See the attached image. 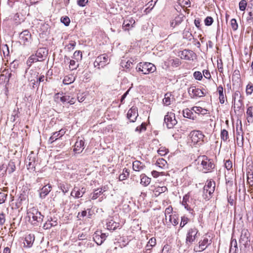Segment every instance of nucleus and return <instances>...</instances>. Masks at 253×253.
<instances>
[{"label": "nucleus", "instance_id": "39", "mask_svg": "<svg viewBox=\"0 0 253 253\" xmlns=\"http://www.w3.org/2000/svg\"><path fill=\"white\" fill-rule=\"evenodd\" d=\"M193 113L188 108H186L183 111V115L185 118L193 119Z\"/></svg>", "mask_w": 253, "mask_h": 253}, {"label": "nucleus", "instance_id": "30", "mask_svg": "<svg viewBox=\"0 0 253 253\" xmlns=\"http://www.w3.org/2000/svg\"><path fill=\"white\" fill-rule=\"evenodd\" d=\"M247 119L248 122L252 123L253 122V107L250 106L247 110Z\"/></svg>", "mask_w": 253, "mask_h": 253}, {"label": "nucleus", "instance_id": "20", "mask_svg": "<svg viewBox=\"0 0 253 253\" xmlns=\"http://www.w3.org/2000/svg\"><path fill=\"white\" fill-rule=\"evenodd\" d=\"M31 38V35L28 30H24L19 35L20 39L24 42H28Z\"/></svg>", "mask_w": 253, "mask_h": 253}, {"label": "nucleus", "instance_id": "1", "mask_svg": "<svg viewBox=\"0 0 253 253\" xmlns=\"http://www.w3.org/2000/svg\"><path fill=\"white\" fill-rule=\"evenodd\" d=\"M27 214L31 223L35 226L40 225L44 217L41 212L35 208L30 209L27 212Z\"/></svg>", "mask_w": 253, "mask_h": 253}, {"label": "nucleus", "instance_id": "57", "mask_svg": "<svg viewBox=\"0 0 253 253\" xmlns=\"http://www.w3.org/2000/svg\"><path fill=\"white\" fill-rule=\"evenodd\" d=\"M61 22L63 23L65 26H69L70 23V20L67 16L62 17L61 18Z\"/></svg>", "mask_w": 253, "mask_h": 253}, {"label": "nucleus", "instance_id": "13", "mask_svg": "<svg viewBox=\"0 0 253 253\" xmlns=\"http://www.w3.org/2000/svg\"><path fill=\"white\" fill-rule=\"evenodd\" d=\"M86 192V188L84 187L79 188L75 187L71 193V196L75 198H79L83 197Z\"/></svg>", "mask_w": 253, "mask_h": 253}, {"label": "nucleus", "instance_id": "63", "mask_svg": "<svg viewBox=\"0 0 253 253\" xmlns=\"http://www.w3.org/2000/svg\"><path fill=\"white\" fill-rule=\"evenodd\" d=\"M7 195V194L0 192V204L5 202L6 199Z\"/></svg>", "mask_w": 253, "mask_h": 253}, {"label": "nucleus", "instance_id": "42", "mask_svg": "<svg viewBox=\"0 0 253 253\" xmlns=\"http://www.w3.org/2000/svg\"><path fill=\"white\" fill-rule=\"evenodd\" d=\"M79 62L75 60H70L69 62V68L71 70H74L77 69L79 66Z\"/></svg>", "mask_w": 253, "mask_h": 253}, {"label": "nucleus", "instance_id": "56", "mask_svg": "<svg viewBox=\"0 0 253 253\" xmlns=\"http://www.w3.org/2000/svg\"><path fill=\"white\" fill-rule=\"evenodd\" d=\"M132 65V62L130 60H128L126 62H122L121 65L123 67H125L126 69H129Z\"/></svg>", "mask_w": 253, "mask_h": 253}, {"label": "nucleus", "instance_id": "33", "mask_svg": "<svg viewBox=\"0 0 253 253\" xmlns=\"http://www.w3.org/2000/svg\"><path fill=\"white\" fill-rule=\"evenodd\" d=\"M217 91L219 93V99L221 104L225 102V98L223 94V88L222 85H219L217 87Z\"/></svg>", "mask_w": 253, "mask_h": 253}, {"label": "nucleus", "instance_id": "7", "mask_svg": "<svg viewBox=\"0 0 253 253\" xmlns=\"http://www.w3.org/2000/svg\"><path fill=\"white\" fill-rule=\"evenodd\" d=\"M201 165L203 166L204 173L211 172V169H214V165L211 159H209L207 157L204 156L203 160L202 161Z\"/></svg>", "mask_w": 253, "mask_h": 253}, {"label": "nucleus", "instance_id": "3", "mask_svg": "<svg viewBox=\"0 0 253 253\" xmlns=\"http://www.w3.org/2000/svg\"><path fill=\"white\" fill-rule=\"evenodd\" d=\"M199 230L195 227L190 228L188 229L186 238V243L190 245L195 242L196 239L199 236Z\"/></svg>", "mask_w": 253, "mask_h": 253}, {"label": "nucleus", "instance_id": "43", "mask_svg": "<svg viewBox=\"0 0 253 253\" xmlns=\"http://www.w3.org/2000/svg\"><path fill=\"white\" fill-rule=\"evenodd\" d=\"M221 140L225 142L229 138L228 132L225 129H222L220 133Z\"/></svg>", "mask_w": 253, "mask_h": 253}, {"label": "nucleus", "instance_id": "27", "mask_svg": "<svg viewBox=\"0 0 253 253\" xmlns=\"http://www.w3.org/2000/svg\"><path fill=\"white\" fill-rule=\"evenodd\" d=\"M135 23V20L132 18H130L129 19L124 20L123 27L124 28L125 30H128L130 25H131L133 27V25Z\"/></svg>", "mask_w": 253, "mask_h": 253}, {"label": "nucleus", "instance_id": "35", "mask_svg": "<svg viewBox=\"0 0 253 253\" xmlns=\"http://www.w3.org/2000/svg\"><path fill=\"white\" fill-rule=\"evenodd\" d=\"M26 200V197L24 194H20L16 202L15 203V208L18 209L22 205V202Z\"/></svg>", "mask_w": 253, "mask_h": 253}, {"label": "nucleus", "instance_id": "61", "mask_svg": "<svg viewBox=\"0 0 253 253\" xmlns=\"http://www.w3.org/2000/svg\"><path fill=\"white\" fill-rule=\"evenodd\" d=\"M29 160V166H31L32 164V163H35L36 161V158L35 157L34 153L33 152H31V153L29 155L28 157Z\"/></svg>", "mask_w": 253, "mask_h": 253}, {"label": "nucleus", "instance_id": "19", "mask_svg": "<svg viewBox=\"0 0 253 253\" xmlns=\"http://www.w3.org/2000/svg\"><path fill=\"white\" fill-rule=\"evenodd\" d=\"M35 241V236L34 234H30L27 235L24 240V246L27 248H30L33 246Z\"/></svg>", "mask_w": 253, "mask_h": 253}, {"label": "nucleus", "instance_id": "6", "mask_svg": "<svg viewBox=\"0 0 253 253\" xmlns=\"http://www.w3.org/2000/svg\"><path fill=\"white\" fill-rule=\"evenodd\" d=\"M55 98H59L61 102L63 104L66 103L70 105H73L76 102V99L74 97H71L70 95L63 92H59L55 95Z\"/></svg>", "mask_w": 253, "mask_h": 253}, {"label": "nucleus", "instance_id": "50", "mask_svg": "<svg viewBox=\"0 0 253 253\" xmlns=\"http://www.w3.org/2000/svg\"><path fill=\"white\" fill-rule=\"evenodd\" d=\"M247 3L245 0H241L239 3V9L241 11H244L247 7Z\"/></svg>", "mask_w": 253, "mask_h": 253}, {"label": "nucleus", "instance_id": "49", "mask_svg": "<svg viewBox=\"0 0 253 253\" xmlns=\"http://www.w3.org/2000/svg\"><path fill=\"white\" fill-rule=\"evenodd\" d=\"M209 189L206 188V187H204L203 191V196L205 200H209L211 197V195H209Z\"/></svg>", "mask_w": 253, "mask_h": 253}, {"label": "nucleus", "instance_id": "29", "mask_svg": "<svg viewBox=\"0 0 253 253\" xmlns=\"http://www.w3.org/2000/svg\"><path fill=\"white\" fill-rule=\"evenodd\" d=\"M106 191L105 188L104 187L103 188L100 189H95L93 191V192L91 194L92 197L91 199L92 200H95L98 197H99L104 192Z\"/></svg>", "mask_w": 253, "mask_h": 253}, {"label": "nucleus", "instance_id": "47", "mask_svg": "<svg viewBox=\"0 0 253 253\" xmlns=\"http://www.w3.org/2000/svg\"><path fill=\"white\" fill-rule=\"evenodd\" d=\"M60 134L58 131L54 132L52 133V135L50 137L49 141L52 143L54 141L56 140L59 137Z\"/></svg>", "mask_w": 253, "mask_h": 253}, {"label": "nucleus", "instance_id": "59", "mask_svg": "<svg viewBox=\"0 0 253 253\" xmlns=\"http://www.w3.org/2000/svg\"><path fill=\"white\" fill-rule=\"evenodd\" d=\"M193 76L195 79L201 81L203 78L202 73L199 71H196L193 74Z\"/></svg>", "mask_w": 253, "mask_h": 253}, {"label": "nucleus", "instance_id": "54", "mask_svg": "<svg viewBox=\"0 0 253 253\" xmlns=\"http://www.w3.org/2000/svg\"><path fill=\"white\" fill-rule=\"evenodd\" d=\"M156 244V240L155 238L153 237L151 238L148 242L147 245V247H151L152 248L153 247L155 246Z\"/></svg>", "mask_w": 253, "mask_h": 253}, {"label": "nucleus", "instance_id": "23", "mask_svg": "<svg viewBox=\"0 0 253 253\" xmlns=\"http://www.w3.org/2000/svg\"><path fill=\"white\" fill-rule=\"evenodd\" d=\"M215 183L214 181L211 180L207 181V183L204 186L206 188L209 189V195L211 194L214 192L215 190Z\"/></svg>", "mask_w": 253, "mask_h": 253}, {"label": "nucleus", "instance_id": "4", "mask_svg": "<svg viewBox=\"0 0 253 253\" xmlns=\"http://www.w3.org/2000/svg\"><path fill=\"white\" fill-rule=\"evenodd\" d=\"M189 135L194 144L201 145L204 142L205 135L200 130H193Z\"/></svg>", "mask_w": 253, "mask_h": 253}, {"label": "nucleus", "instance_id": "37", "mask_svg": "<svg viewBox=\"0 0 253 253\" xmlns=\"http://www.w3.org/2000/svg\"><path fill=\"white\" fill-rule=\"evenodd\" d=\"M151 182V178L148 177L146 175H144L141 178L140 183L144 186H147Z\"/></svg>", "mask_w": 253, "mask_h": 253}, {"label": "nucleus", "instance_id": "64", "mask_svg": "<svg viewBox=\"0 0 253 253\" xmlns=\"http://www.w3.org/2000/svg\"><path fill=\"white\" fill-rule=\"evenodd\" d=\"M76 45V42L75 41H71L70 42L66 45L67 48L69 51L73 50Z\"/></svg>", "mask_w": 253, "mask_h": 253}, {"label": "nucleus", "instance_id": "52", "mask_svg": "<svg viewBox=\"0 0 253 253\" xmlns=\"http://www.w3.org/2000/svg\"><path fill=\"white\" fill-rule=\"evenodd\" d=\"M213 22V18L211 16H208L204 20L205 24L206 26H211Z\"/></svg>", "mask_w": 253, "mask_h": 253}, {"label": "nucleus", "instance_id": "16", "mask_svg": "<svg viewBox=\"0 0 253 253\" xmlns=\"http://www.w3.org/2000/svg\"><path fill=\"white\" fill-rule=\"evenodd\" d=\"M211 243V239L209 240L207 236L204 237L203 239L199 243L198 251L201 252L205 250Z\"/></svg>", "mask_w": 253, "mask_h": 253}, {"label": "nucleus", "instance_id": "51", "mask_svg": "<svg viewBox=\"0 0 253 253\" xmlns=\"http://www.w3.org/2000/svg\"><path fill=\"white\" fill-rule=\"evenodd\" d=\"M247 21L250 25H253V13L250 11L248 13V16L247 17Z\"/></svg>", "mask_w": 253, "mask_h": 253}, {"label": "nucleus", "instance_id": "21", "mask_svg": "<svg viewBox=\"0 0 253 253\" xmlns=\"http://www.w3.org/2000/svg\"><path fill=\"white\" fill-rule=\"evenodd\" d=\"M51 186L49 184L43 186L42 189L40 193V196L41 198H44L46 195L50 192Z\"/></svg>", "mask_w": 253, "mask_h": 253}, {"label": "nucleus", "instance_id": "11", "mask_svg": "<svg viewBox=\"0 0 253 253\" xmlns=\"http://www.w3.org/2000/svg\"><path fill=\"white\" fill-rule=\"evenodd\" d=\"M180 58L187 60H193V57L196 56V54L192 50L189 49H184L179 53Z\"/></svg>", "mask_w": 253, "mask_h": 253}, {"label": "nucleus", "instance_id": "32", "mask_svg": "<svg viewBox=\"0 0 253 253\" xmlns=\"http://www.w3.org/2000/svg\"><path fill=\"white\" fill-rule=\"evenodd\" d=\"M51 221H52L51 217L48 218L46 222L43 224V228L44 229H50L52 226H56L57 224L56 221H54V223H51Z\"/></svg>", "mask_w": 253, "mask_h": 253}, {"label": "nucleus", "instance_id": "60", "mask_svg": "<svg viewBox=\"0 0 253 253\" xmlns=\"http://www.w3.org/2000/svg\"><path fill=\"white\" fill-rule=\"evenodd\" d=\"M88 2V0H77V4L80 7H84Z\"/></svg>", "mask_w": 253, "mask_h": 253}, {"label": "nucleus", "instance_id": "22", "mask_svg": "<svg viewBox=\"0 0 253 253\" xmlns=\"http://www.w3.org/2000/svg\"><path fill=\"white\" fill-rule=\"evenodd\" d=\"M132 168L134 170L140 171L141 170L143 169L145 167L142 163L138 161H135L132 164Z\"/></svg>", "mask_w": 253, "mask_h": 253}, {"label": "nucleus", "instance_id": "2", "mask_svg": "<svg viewBox=\"0 0 253 253\" xmlns=\"http://www.w3.org/2000/svg\"><path fill=\"white\" fill-rule=\"evenodd\" d=\"M135 69L137 72H141L145 75L154 73L156 71V67L153 64L146 62L139 63Z\"/></svg>", "mask_w": 253, "mask_h": 253}, {"label": "nucleus", "instance_id": "14", "mask_svg": "<svg viewBox=\"0 0 253 253\" xmlns=\"http://www.w3.org/2000/svg\"><path fill=\"white\" fill-rule=\"evenodd\" d=\"M109 61L108 55L106 54H103L97 57L94 64L95 65V63H97V65L103 66L108 64Z\"/></svg>", "mask_w": 253, "mask_h": 253}, {"label": "nucleus", "instance_id": "40", "mask_svg": "<svg viewBox=\"0 0 253 253\" xmlns=\"http://www.w3.org/2000/svg\"><path fill=\"white\" fill-rule=\"evenodd\" d=\"M82 53L80 50H76L73 54L72 58L75 60H77V62H79L82 59Z\"/></svg>", "mask_w": 253, "mask_h": 253}, {"label": "nucleus", "instance_id": "25", "mask_svg": "<svg viewBox=\"0 0 253 253\" xmlns=\"http://www.w3.org/2000/svg\"><path fill=\"white\" fill-rule=\"evenodd\" d=\"M107 228L109 230H114L119 226V223L116 222L113 220L108 221L107 223Z\"/></svg>", "mask_w": 253, "mask_h": 253}, {"label": "nucleus", "instance_id": "10", "mask_svg": "<svg viewBox=\"0 0 253 253\" xmlns=\"http://www.w3.org/2000/svg\"><path fill=\"white\" fill-rule=\"evenodd\" d=\"M190 95L193 98L196 97H202L205 96L206 93L203 89L196 88L195 86L190 87L188 90Z\"/></svg>", "mask_w": 253, "mask_h": 253}, {"label": "nucleus", "instance_id": "9", "mask_svg": "<svg viewBox=\"0 0 253 253\" xmlns=\"http://www.w3.org/2000/svg\"><path fill=\"white\" fill-rule=\"evenodd\" d=\"M250 234L248 230L246 229H243L241 231L239 243L243 245L245 247H247L249 245L250 242Z\"/></svg>", "mask_w": 253, "mask_h": 253}, {"label": "nucleus", "instance_id": "24", "mask_svg": "<svg viewBox=\"0 0 253 253\" xmlns=\"http://www.w3.org/2000/svg\"><path fill=\"white\" fill-rule=\"evenodd\" d=\"M238 251L237 243L236 239H231L229 253H237Z\"/></svg>", "mask_w": 253, "mask_h": 253}, {"label": "nucleus", "instance_id": "18", "mask_svg": "<svg viewBox=\"0 0 253 253\" xmlns=\"http://www.w3.org/2000/svg\"><path fill=\"white\" fill-rule=\"evenodd\" d=\"M84 140H78L74 146V151L77 153H81L84 149Z\"/></svg>", "mask_w": 253, "mask_h": 253}, {"label": "nucleus", "instance_id": "38", "mask_svg": "<svg viewBox=\"0 0 253 253\" xmlns=\"http://www.w3.org/2000/svg\"><path fill=\"white\" fill-rule=\"evenodd\" d=\"M38 61H40L39 59H38V57H37L36 54H33L29 57L27 61V64L30 66L33 63Z\"/></svg>", "mask_w": 253, "mask_h": 253}, {"label": "nucleus", "instance_id": "8", "mask_svg": "<svg viewBox=\"0 0 253 253\" xmlns=\"http://www.w3.org/2000/svg\"><path fill=\"white\" fill-rule=\"evenodd\" d=\"M164 122L168 128H172L177 124L175 114L172 113H168L165 116Z\"/></svg>", "mask_w": 253, "mask_h": 253}, {"label": "nucleus", "instance_id": "41", "mask_svg": "<svg viewBox=\"0 0 253 253\" xmlns=\"http://www.w3.org/2000/svg\"><path fill=\"white\" fill-rule=\"evenodd\" d=\"M169 221L174 226H176L178 224V216L176 214L169 215Z\"/></svg>", "mask_w": 253, "mask_h": 253}, {"label": "nucleus", "instance_id": "48", "mask_svg": "<svg viewBox=\"0 0 253 253\" xmlns=\"http://www.w3.org/2000/svg\"><path fill=\"white\" fill-rule=\"evenodd\" d=\"M189 221V219L185 216H182L181 218V222L180 227L183 228Z\"/></svg>", "mask_w": 253, "mask_h": 253}, {"label": "nucleus", "instance_id": "34", "mask_svg": "<svg viewBox=\"0 0 253 253\" xmlns=\"http://www.w3.org/2000/svg\"><path fill=\"white\" fill-rule=\"evenodd\" d=\"M192 110L197 114L206 115L208 114V110L202 108L201 107L195 106L193 107Z\"/></svg>", "mask_w": 253, "mask_h": 253}, {"label": "nucleus", "instance_id": "46", "mask_svg": "<svg viewBox=\"0 0 253 253\" xmlns=\"http://www.w3.org/2000/svg\"><path fill=\"white\" fill-rule=\"evenodd\" d=\"M93 240L97 245H101L103 242V240L100 238V235L97 233H95Z\"/></svg>", "mask_w": 253, "mask_h": 253}, {"label": "nucleus", "instance_id": "44", "mask_svg": "<svg viewBox=\"0 0 253 253\" xmlns=\"http://www.w3.org/2000/svg\"><path fill=\"white\" fill-rule=\"evenodd\" d=\"M11 73H6L5 75L1 74L0 76V79H2V80H4V82H6V84L9 82L10 78L12 77Z\"/></svg>", "mask_w": 253, "mask_h": 253}, {"label": "nucleus", "instance_id": "15", "mask_svg": "<svg viewBox=\"0 0 253 253\" xmlns=\"http://www.w3.org/2000/svg\"><path fill=\"white\" fill-rule=\"evenodd\" d=\"M242 127L241 126L239 129H236L237 144L238 146L242 147L244 145V136Z\"/></svg>", "mask_w": 253, "mask_h": 253}, {"label": "nucleus", "instance_id": "17", "mask_svg": "<svg viewBox=\"0 0 253 253\" xmlns=\"http://www.w3.org/2000/svg\"><path fill=\"white\" fill-rule=\"evenodd\" d=\"M47 53L48 50L45 48H40L38 49L35 54L38 57L40 62H41L44 60V58L46 57Z\"/></svg>", "mask_w": 253, "mask_h": 253}, {"label": "nucleus", "instance_id": "58", "mask_svg": "<svg viewBox=\"0 0 253 253\" xmlns=\"http://www.w3.org/2000/svg\"><path fill=\"white\" fill-rule=\"evenodd\" d=\"M146 129L145 123H142L141 125L138 126L135 128V131L139 132H141L142 130H145Z\"/></svg>", "mask_w": 253, "mask_h": 253}, {"label": "nucleus", "instance_id": "62", "mask_svg": "<svg viewBox=\"0 0 253 253\" xmlns=\"http://www.w3.org/2000/svg\"><path fill=\"white\" fill-rule=\"evenodd\" d=\"M246 91L247 95H251L253 92V85L249 84L247 85Z\"/></svg>", "mask_w": 253, "mask_h": 253}, {"label": "nucleus", "instance_id": "5", "mask_svg": "<svg viewBox=\"0 0 253 253\" xmlns=\"http://www.w3.org/2000/svg\"><path fill=\"white\" fill-rule=\"evenodd\" d=\"M232 98L234 108L235 109V105H236L237 109L239 110L243 105V97L242 96L240 91L239 90L236 91L232 95ZM234 111H235V109H234Z\"/></svg>", "mask_w": 253, "mask_h": 253}, {"label": "nucleus", "instance_id": "28", "mask_svg": "<svg viewBox=\"0 0 253 253\" xmlns=\"http://www.w3.org/2000/svg\"><path fill=\"white\" fill-rule=\"evenodd\" d=\"M16 169V166L14 162L12 161H10L6 167L5 168V172H7L9 174H10L12 172H13Z\"/></svg>", "mask_w": 253, "mask_h": 253}, {"label": "nucleus", "instance_id": "12", "mask_svg": "<svg viewBox=\"0 0 253 253\" xmlns=\"http://www.w3.org/2000/svg\"><path fill=\"white\" fill-rule=\"evenodd\" d=\"M138 116V110L136 107L133 106L128 111L127 117L130 122H135Z\"/></svg>", "mask_w": 253, "mask_h": 253}, {"label": "nucleus", "instance_id": "55", "mask_svg": "<svg viewBox=\"0 0 253 253\" xmlns=\"http://www.w3.org/2000/svg\"><path fill=\"white\" fill-rule=\"evenodd\" d=\"M169 152V150L165 147H161L158 150V153L161 156H165Z\"/></svg>", "mask_w": 253, "mask_h": 253}, {"label": "nucleus", "instance_id": "31", "mask_svg": "<svg viewBox=\"0 0 253 253\" xmlns=\"http://www.w3.org/2000/svg\"><path fill=\"white\" fill-rule=\"evenodd\" d=\"M183 21V17L179 15L176 16L174 19L170 22V26L174 28L175 26L179 25Z\"/></svg>", "mask_w": 253, "mask_h": 253}, {"label": "nucleus", "instance_id": "53", "mask_svg": "<svg viewBox=\"0 0 253 253\" xmlns=\"http://www.w3.org/2000/svg\"><path fill=\"white\" fill-rule=\"evenodd\" d=\"M231 26L233 31H236L238 29V25L235 19L233 18L231 20Z\"/></svg>", "mask_w": 253, "mask_h": 253}, {"label": "nucleus", "instance_id": "26", "mask_svg": "<svg viewBox=\"0 0 253 253\" xmlns=\"http://www.w3.org/2000/svg\"><path fill=\"white\" fill-rule=\"evenodd\" d=\"M190 203L189 195L188 194L185 195L183 198L182 205L184 207L187 211H191V208L189 205Z\"/></svg>", "mask_w": 253, "mask_h": 253}, {"label": "nucleus", "instance_id": "45", "mask_svg": "<svg viewBox=\"0 0 253 253\" xmlns=\"http://www.w3.org/2000/svg\"><path fill=\"white\" fill-rule=\"evenodd\" d=\"M170 96L171 94L169 93L165 94V98L163 100V103L165 105L169 106L170 104Z\"/></svg>", "mask_w": 253, "mask_h": 253}, {"label": "nucleus", "instance_id": "36", "mask_svg": "<svg viewBox=\"0 0 253 253\" xmlns=\"http://www.w3.org/2000/svg\"><path fill=\"white\" fill-rule=\"evenodd\" d=\"M69 185L66 183H60L58 184V187L63 192L64 194L67 193L69 189Z\"/></svg>", "mask_w": 253, "mask_h": 253}]
</instances>
